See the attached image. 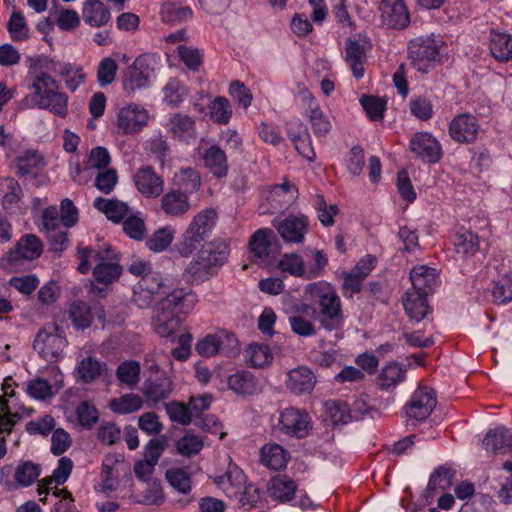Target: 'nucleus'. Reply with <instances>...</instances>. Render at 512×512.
I'll use <instances>...</instances> for the list:
<instances>
[{"mask_svg":"<svg viewBox=\"0 0 512 512\" xmlns=\"http://www.w3.org/2000/svg\"><path fill=\"white\" fill-rule=\"evenodd\" d=\"M138 284L140 288H144L155 298L158 295L165 294V297L158 302L152 324L154 331L159 336H172L181 325L183 316L193 310L197 302V295L184 288H177L170 293H166L165 283L158 273L144 275Z\"/></svg>","mask_w":512,"mask_h":512,"instance_id":"f257e3e1","label":"nucleus"},{"mask_svg":"<svg viewBox=\"0 0 512 512\" xmlns=\"http://www.w3.org/2000/svg\"><path fill=\"white\" fill-rule=\"evenodd\" d=\"M120 256V252L109 244L98 248L78 246L77 257L80 262L77 270L81 274H88L92 268V261L95 262L92 270L93 279L98 284L107 286L118 281L122 275Z\"/></svg>","mask_w":512,"mask_h":512,"instance_id":"f03ea898","label":"nucleus"},{"mask_svg":"<svg viewBox=\"0 0 512 512\" xmlns=\"http://www.w3.org/2000/svg\"><path fill=\"white\" fill-rule=\"evenodd\" d=\"M29 87L34 90L31 100L40 108L52 114L66 118L68 115V96L59 91V83L48 73L30 68L28 72Z\"/></svg>","mask_w":512,"mask_h":512,"instance_id":"7ed1b4c3","label":"nucleus"},{"mask_svg":"<svg viewBox=\"0 0 512 512\" xmlns=\"http://www.w3.org/2000/svg\"><path fill=\"white\" fill-rule=\"evenodd\" d=\"M230 247L223 242L204 245L184 270V278L191 283L201 284L216 275L227 262Z\"/></svg>","mask_w":512,"mask_h":512,"instance_id":"20e7f679","label":"nucleus"},{"mask_svg":"<svg viewBox=\"0 0 512 512\" xmlns=\"http://www.w3.org/2000/svg\"><path fill=\"white\" fill-rule=\"evenodd\" d=\"M156 64L153 55H139L123 73L124 92L127 95H133L136 91L150 88L156 77Z\"/></svg>","mask_w":512,"mask_h":512,"instance_id":"39448f33","label":"nucleus"},{"mask_svg":"<svg viewBox=\"0 0 512 512\" xmlns=\"http://www.w3.org/2000/svg\"><path fill=\"white\" fill-rule=\"evenodd\" d=\"M314 286L315 284L311 285V291L319 298V311L313 309V318L319 320L326 331L342 328L344 317L340 297L331 288H327L326 291L314 292Z\"/></svg>","mask_w":512,"mask_h":512,"instance_id":"423d86ee","label":"nucleus"},{"mask_svg":"<svg viewBox=\"0 0 512 512\" xmlns=\"http://www.w3.org/2000/svg\"><path fill=\"white\" fill-rule=\"evenodd\" d=\"M434 35H421L408 44L409 58L413 66L421 73H428L434 67V63L440 61L441 46Z\"/></svg>","mask_w":512,"mask_h":512,"instance_id":"0eeeda50","label":"nucleus"},{"mask_svg":"<svg viewBox=\"0 0 512 512\" xmlns=\"http://www.w3.org/2000/svg\"><path fill=\"white\" fill-rule=\"evenodd\" d=\"M437 403L436 394L428 387L417 388L403 407L407 426L415 427L426 420Z\"/></svg>","mask_w":512,"mask_h":512,"instance_id":"6e6552de","label":"nucleus"},{"mask_svg":"<svg viewBox=\"0 0 512 512\" xmlns=\"http://www.w3.org/2000/svg\"><path fill=\"white\" fill-rule=\"evenodd\" d=\"M438 495V508L448 511V466L446 464L438 466L430 474L426 489L419 495L416 506L426 507Z\"/></svg>","mask_w":512,"mask_h":512,"instance_id":"1a4fd4ad","label":"nucleus"},{"mask_svg":"<svg viewBox=\"0 0 512 512\" xmlns=\"http://www.w3.org/2000/svg\"><path fill=\"white\" fill-rule=\"evenodd\" d=\"M195 350L200 356L207 358L218 353L231 356L239 352V341L234 333L208 334L198 340Z\"/></svg>","mask_w":512,"mask_h":512,"instance_id":"9d476101","label":"nucleus"},{"mask_svg":"<svg viewBox=\"0 0 512 512\" xmlns=\"http://www.w3.org/2000/svg\"><path fill=\"white\" fill-rule=\"evenodd\" d=\"M278 425L281 433L297 439L307 437L312 429L310 415L305 410L295 407L281 411Z\"/></svg>","mask_w":512,"mask_h":512,"instance_id":"9b49d317","label":"nucleus"},{"mask_svg":"<svg viewBox=\"0 0 512 512\" xmlns=\"http://www.w3.org/2000/svg\"><path fill=\"white\" fill-rule=\"evenodd\" d=\"M43 253V242L32 233L24 234L17 241L15 246L11 248L5 258L10 267H16L22 261H32L38 259Z\"/></svg>","mask_w":512,"mask_h":512,"instance_id":"f8f14e48","label":"nucleus"},{"mask_svg":"<svg viewBox=\"0 0 512 512\" xmlns=\"http://www.w3.org/2000/svg\"><path fill=\"white\" fill-rule=\"evenodd\" d=\"M273 227L285 243L302 244L309 230V219L303 214H289L283 219H275Z\"/></svg>","mask_w":512,"mask_h":512,"instance_id":"ddd939ff","label":"nucleus"},{"mask_svg":"<svg viewBox=\"0 0 512 512\" xmlns=\"http://www.w3.org/2000/svg\"><path fill=\"white\" fill-rule=\"evenodd\" d=\"M66 344L67 340L64 336V331L60 327L54 326L53 331L44 329L37 333L33 342V348L45 360H52L63 352Z\"/></svg>","mask_w":512,"mask_h":512,"instance_id":"4468645a","label":"nucleus"},{"mask_svg":"<svg viewBox=\"0 0 512 512\" xmlns=\"http://www.w3.org/2000/svg\"><path fill=\"white\" fill-rule=\"evenodd\" d=\"M411 152L425 163L435 164L442 156L439 141L428 132H416L409 141Z\"/></svg>","mask_w":512,"mask_h":512,"instance_id":"2eb2a0df","label":"nucleus"},{"mask_svg":"<svg viewBox=\"0 0 512 512\" xmlns=\"http://www.w3.org/2000/svg\"><path fill=\"white\" fill-rule=\"evenodd\" d=\"M379 10L382 23L387 28L402 30L410 23V14L403 0H382Z\"/></svg>","mask_w":512,"mask_h":512,"instance_id":"dca6fc26","label":"nucleus"},{"mask_svg":"<svg viewBox=\"0 0 512 512\" xmlns=\"http://www.w3.org/2000/svg\"><path fill=\"white\" fill-rule=\"evenodd\" d=\"M133 182L140 194L146 198H157L163 193L164 180L150 165H143L133 175Z\"/></svg>","mask_w":512,"mask_h":512,"instance_id":"f3484780","label":"nucleus"},{"mask_svg":"<svg viewBox=\"0 0 512 512\" xmlns=\"http://www.w3.org/2000/svg\"><path fill=\"white\" fill-rule=\"evenodd\" d=\"M173 391L171 378L163 372L149 376L143 383L142 394L150 406L168 399Z\"/></svg>","mask_w":512,"mask_h":512,"instance_id":"a211bd4d","label":"nucleus"},{"mask_svg":"<svg viewBox=\"0 0 512 512\" xmlns=\"http://www.w3.org/2000/svg\"><path fill=\"white\" fill-rule=\"evenodd\" d=\"M148 122V112L137 104H129L120 109L117 117V125L123 134H135L140 132Z\"/></svg>","mask_w":512,"mask_h":512,"instance_id":"6ab92c4d","label":"nucleus"},{"mask_svg":"<svg viewBox=\"0 0 512 512\" xmlns=\"http://www.w3.org/2000/svg\"><path fill=\"white\" fill-rule=\"evenodd\" d=\"M247 476L243 470L233 462H230L223 475L216 476L214 483L230 499L240 495L241 489L245 488Z\"/></svg>","mask_w":512,"mask_h":512,"instance_id":"aec40b11","label":"nucleus"},{"mask_svg":"<svg viewBox=\"0 0 512 512\" xmlns=\"http://www.w3.org/2000/svg\"><path fill=\"white\" fill-rule=\"evenodd\" d=\"M303 101L307 102V116L316 137H323L331 130L329 118L320 109V106L314 96L307 88L299 91Z\"/></svg>","mask_w":512,"mask_h":512,"instance_id":"412c9836","label":"nucleus"},{"mask_svg":"<svg viewBox=\"0 0 512 512\" xmlns=\"http://www.w3.org/2000/svg\"><path fill=\"white\" fill-rule=\"evenodd\" d=\"M274 239V231L267 227L257 229L250 236L248 251L254 262H262L269 258Z\"/></svg>","mask_w":512,"mask_h":512,"instance_id":"4be33fe9","label":"nucleus"},{"mask_svg":"<svg viewBox=\"0 0 512 512\" xmlns=\"http://www.w3.org/2000/svg\"><path fill=\"white\" fill-rule=\"evenodd\" d=\"M410 281L412 283L411 291L428 296L438 287L439 275L434 268L425 265L415 266L410 271Z\"/></svg>","mask_w":512,"mask_h":512,"instance_id":"5701e85b","label":"nucleus"},{"mask_svg":"<svg viewBox=\"0 0 512 512\" xmlns=\"http://www.w3.org/2000/svg\"><path fill=\"white\" fill-rule=\"evenodd\" d=\"M316 384L313 371L307 366H298L287 374L286 385L291 393L296 395L310 394Z\"/></svg>","mask_w":512,"mask_h":512,"instance_id":"b1692460","label":"nucleus"},{"mask_svg":"<svg viewBox=\"0 0 512 512\" xmlns=\"http://www.w3.org/2000/svg\"><path fill=\"white\" fill-rule=\"evenodd\" d=\"M161 210L169 217H182L191 207L189 196L181 189H171L162 195Z\"/></svg>","mask_w":512,"mask_h":512,"instance_id":"393cba45","label":"nucleus"},{"mask_svg":"<svg viewBox=\"0 0 512 512\" xmlns=\"http://www.w3.org/2000/svg\"><path fill=\"white\" fill-rule=\"evenodd\" d=\"M479 132V125L474 116L462 114L450 123V137L458 142H473Z\"/></svg>","mask_w":512,"mask_h":512,"instance_id":"a878e982","label":"nucleus"},{"mask_svg":"<svg viewBox=\"0 0 512 512\" xmlns=\"http://www.w3.org/2000/svg\"><path fill=\"white\" fill-rule=\"evenodd\" d=\"M344 50V59L351 68L353 76L356 79H361L365 73L364 62L367 50L365 44H361L359 40L349 37L345 41Z\"/></svg>","mask_w":512,"mask_h":512,"instance_id":"bb28decb","label":"nucleus"},{"mask_svg":"<svg viewBox=\"0 0 512 512\" xmlns=\"http://www.w3.org/2000/svg\"><path fill=\"white\" fill-rule=\"evenodd\" d=\"M80 23V16L77 11L73 9H62L59 12H55L53 15L50 13L49 17L45 18L44 21L37 23L38 32H47L52 30L54 24L64 31L73 30L78 27Z\"/></svg>","mask_w":512,"mask_h":512,"instance_id":"cd10ccee","label":"nucleus"},{"mask_svg":"<svg viewBox=\"0 0 512 512\" xmlns=\"http://www.w3.org/2000/svg\"><path fill=\"white\" fill-rule=\"evenodd\" d=\"M204 167L216 178H224L228 173V161L225 151L217 144H212L201 154Z\"/></svg>","mask_w":512,"mask_h":512,"instance_id":"c85d7f7f","label":"nucleus"},{"mask_svg":"<svg viewBox=\"0 0 512 512\" xmlns=\"http://www.w3.org/2000/svg\"><path fill=\"white\" fill-rule=\"evenodd\" d=\"M82 19L91 28L103 27L111 20L110 9L100 0H86L82 7Z\"/></svg>","mask_w":512,"mask_h":512,"instance_id":"c756f323","label":"nucleus"},{"mask_svg":"<svg viewBox=\"0 0 512 512\" xmlns=\"http://www.w3.org/2000/svg\"><path fill=\"white\" fill-rule=\"evenodd\" d=\"M51 70L65 80V85L70 92H75L86 81V74L80 65L53 62Z\"/></svg>","mask_w":512,"mask_h":512,"instance_id":"7c9ffc66","label":"nucleus"},{"mask_svg":"<svg viewBox=\"0 0 512 512\" xmlns=\"http://www.w3.org/2000/svg\"><path fill=\"white\" fill-rule=\"evenodd\" d=\"M269 495L281 502H292L293 496L298 491L297 483L286 475H277L270 479L267 484Z\"/></svg>","mask_w":512,"mask_h":512,"instance_id":"2f4dec72","label":"nucleus"},{"mask_svg":"<svg viewBox=\"0 0 512 512\" xmlns=\"http://www.w3.org/2000/svg\"><path fill=\"white\" fill-rule=\"evenodd\" d=\"M227 384L229 389L240 396H251L260 391L257 378L247 370H240L231 374L227 379Z\"/></svg>","mask_w":512,"mask_h":512,"instance_id":"473e14b6","label":"nucleus"},{"mask_svg":"<svg viewBox=\"0 0 512 512\" xmlns=\"http://www.w3.org/2000/svg\"><path fill=\"white\" fill-rule=\"evenodd\" d=\"M289 458V452L277 443H267L260 449V463L270 470L284 469Z\"/></svg>","mask_w":512,"mask_h":512,"instance_id":"72a5a7b5","label":"nucleus"},{"mask_svg":"<svg viewBox=\"0 0 512 512\" xmlns=\"http://www.w3.org/2000/svg\"><path fill=\"white\" fill-rule=\"evenodd\" d=\"M403 308L411 321H422L430 312L427 296L423 293L407 290L403 299Z\"/></svg>","mask_w":512,"mask_h":512,"instance_id":"f704fd0d","label":"nucleus"},{"mask_svg":"<svg viewBox=\"0 0 512 512\" xmlns=\"http://www.w3.org/2000/svg\"><path fill=\"white\" fill-rule=\"evenodd\" d=\"M42 474L40 464L32 460H20L14 469L16 490L32 486Z\"/></svg>","mask_w":512,"mask_h":512,"instance_id":"c9c22d12","label":"nucleus"},{"mask_svg":"<svg viewBox=\"0 0 512 512\" xmlns=\"http://www.w3.org/2000/svg\"><path fill=\"white\" fill-rule=\"evenodd\" d=\"M93 206L114 223L122 222L129 213L128 204L118 199L96 197Z\"/></svg>","mask_w":512,"mask_h":512,"instance_id":"e433bc0d","label":"nucleus"},{"mask_svg":"<svg viewBox=\"0 0 512 512\" xmlns=\"http://www.w3.org/2000/svg\"><path fill=\"white\" fill-rule=\"evenodd\" d=\"M44 166L42 155L34 149H27L16 159V173L20 177L36 176Z\"/></svg>","mask_w":512,"mask_h":512,"instance_id":"4c0bfd02","label":"nucleus"},{"mask_svg":"<svg viewBox=\"0 0 512 512\" xmlns=\"http://www.w3.org/2000/svg\"><path fill=\"white\" fill-rule=\"evenodd\" d=\"M482 443L487 451L498 453L512 446V434L504 426H498L488 430Z\"/></svg>","mask_w":512,"mask_h":512,"instance_id":"58836bf2","label":"nucleus"},{"mask_svg":"<svg viewBox=\"0 0 512 512\" xmlns=\"http://www.w3.org/2000/svg\"><path fill=\"white\" fill-rule=\"evenodd\" d=\"M455 252L462 258L473 256L479 250V238L469 229L461 228L453 236Z\"/></svg>","mask_w":512,"mask_h":512,"instance_id":"ea45409f","label":"nucleus"},{"mask_svg":"<svg viewBox=\"0 0 512 512\" xmlns=\"http://www.w3.org/2000/svg\"><path fill=\"white\" fill-rule=\"evenodd\" d=\"M141 366L136 360H124L116 368L115 376L119 386L135 387L140 381Z\"/></svg>","mask_w":512,"mask_h":512,"instance_id":"a19ab883","label":"nucleus"},{"mask_svg":"<svg viewBox=\"0 0 512 512\" xmlns=\"http://www.w3.org/2000/svg\"><path fill=\"white\" fill-rule=\"evenodd\" d=\"M169 129L175 138L188 141L195 138V121L192 117L181 113L174 114L169 121Z\"/></svg>","mask_w":512,"mask_h":512,"instance_id":"79ce46f5","label":"nucleus"},{"mask_svg":"<svg viewBox=\"0 0 512 512\" xmlns=\"http://www.w3.org/2000/svg\"><path fill=\"white\" fill-rule=\"evenodd\" d=\"M144 405L141 396L135 393H126L120 397L112 398L109 402L110 410L118 415H127L139 411Z\"/></svg>","mask_w":512,"mask_h":512,"instance_id":"37998d69","label":"nucleus"},{"mask_svg":"<svg viewBox=\"0 0 512 512\" xmlns=\"http://www.w3.org/2000/svg\"><path fill=\"white\" fill-rule=\"evenodd\" d=\"M0 190L4 193L2 206L6 211L14 212L20 201L22 189L18 181L12 177L0 178Z\"/></svg>","mask_w":512,"mask_h":512,"instance_id":"c03bdc74","label":"nucleus"},{"mask_svg":"<svg viewBox=\"0 0 512 512\" xmlns=\"http://www.w3.org/2000/svg\"><path fill=\"white\" fill-rule=\"evenodd\" d=\"M69 319L77 330H84L91 326L94 315L90 306L84 301H74L69 307Z\"/></svg>","mask_w":512,"mask_h":512,"instance_id":"a18cd8bd","label":"nucleus"},{"mask_svg":"<svg viewBox=\"0 0 512 512\" xmlns=\"http://www.w3.org/2000/svg\"><path fill=\"white\" fill-rule=\"evenodd\" d=\"M106 368V364L94 356H88L77 364V374L79 379L86 384L95 381Z\"/></svg>","mask_w":512,"mask_h":512,"instance_id":"49530a36","label":"nucleus"},{"mask_svg":"<svg viewBox=\"0 0 512 512\" xmlns=\"http://www.w3.org/2000/svg\"><path fill=\"white\" fill-rule=\"evenodd\" d=\"M193 17V11L189 6H180L173 2H168L162 6L161 18L164 22L176 25L182 24Z\"/></svg>","mask_w":512,"mask_h":512,"instance_id":"de8ad7c7","label":"nucleus"},{"mask_svg":"<svg viewBox=\"0 0 512 512\" xmlns=\"http://www.w3.org/2000/svg\"><path fill=\"white\" fill-rule=\"evenodd\" d=\"M217 214L212 208L200 211L192 219L189 227L193 228V232L206 239L216 224Z\"/></svg>","mask_w":512,"mask_h":512,"instance_id":"09e8293b","label":"nucleus"},{"mask_svg":"<svg viewBox=\"0 0 512 512\" xmlns=\"http://www.w3.org/2000/svg\"><path fill=\"white\" fill-rule=\"evenodd\" d=\"M490 52L498 61H508L512 58L511 34H492Z\"/></svg>","mask_w":512,"mask_h":512,"instance_id":"8fccbe9b","label":"nucleus"},{"mask_svg":"<svg viewBox=\"0 0 512 512\" xmlns=\"http://www.w3.org/2000/svg\"><path fill=\"white\" fill-rule=\"evenodd\" d=\"M405 370L398 363L386 365L377 377V384L382 390L388 391L403 381Z\"/></svg>","mask_w":512,"mask_h":512,"instance_id":"3c124183","label":"nucleus"},{"mask_svg":"<svg viewBox=\"0 0 512 512\" xmlns=\"http://www.w3.org/2000/svg\"><path fill=\"white\" fill-rule=\"evenodd\" d=\"M293 188L290 182L285 181L272 189L267 199L275 211L288 208L290 200L294 197Z\"/></svg>","mask_w":512,"mask_h":512,"instance_id":"603ef678","label":"nucleus"},{"mask_svg":"<svg viewBox=\"0 0 512 512\" xmlns=\"http://www.w3.org/2000/svg\"><path fill=\"white\" fill-rule=\"evenodd\" d=\"M176 184L182 192L188 196L197 192L201 187V178L198 171L194 168H183L175 177Z\"/></svg>","mask_w":512,"mask_h":512,"instance_id":"864d4df0","label":"nucleus"},{"mask_svg":"<svg viewBox=\"0 0 512 512\" xmlns=\"http://www.w3.org/2000/svg\"><path fill=\"white\" fill-rule=\"evenodd\" d=\"M174 239V231L170 227H164L156 230L149 238L145 245L153 252H162L166 250Z\"/></svg>","mask_w":512,"mask_h":512,"instance_id":"5fc2aeb1","label":"nucleus"},{"mask_svg":"<svg viewBox=\"0 0 512 512\" xmlns=\"http://www.w3.org/2000/svg\"><path fill=\"white\" fill-rule=\"evenodd\" d=\"M168 483L179 493L188 494L192 489L191 476L182 468H170L166 471Z\"/></svg>","mask_w":512,"mask_h":512,"instance_id":"6e6d98bb","label":"nucleus"},{"mask_svg":"<svg viewBox=\"0 0 512 512\" xmlns=\"http://www.w3.org/2000/svg\"><path fill=\"white\" fill-rule=\"evenodd\" d=\"M166 412L172 422L189 425L192 422V411L189 403L185 404L180 401L173 400L165 405Z\"/></svg>","mask_w":512,"mask_h":512,"instance_id":"4d7b16f0","label":"nucleus"},{"mask_svg":"<svg viewBox=\"0 0 512 512\" xmlns=\"http://www.w3.org/2000/svg\"><path fill=\"white\" fill-rule=\"evenodd\" d=\"M210 117L217 124L226 125L232 116V108L226 97H216L210 105Z\"/></svg>","mask_w":512,"mask_h":512,"instance_id":"13d9d810","label":"nucleus"},{"mask_svg":"<svg viewBox=\"0 0 512 512\" xmlns=\"http://www.w3.org/2000/svg\"><path fill=\"white\" fill-rule=\"evenodd\" d=\"M317 217L324 227H331L334 225V217L339 213V208L336 204L328 205L322 195H317L313 204Z\"/></svg>","mask_w":512,"mask_h":512,"instance_id":"bf43d9fd","label":"nucleus"},{"mask_svg":"<svg viewBox=\"0 0 512 512\" xmlns=\"http://www.w3.org/2000/svg\"><path fill=\"white\" fill-rule=\"evenodd\" d=\"M137 497V502L143 505L159 506L165 502V495L158 481L150 483L145 490L137 494Z\"/></svg>","mask_w":512,"mask_h":512,"instance_id":"052dcab7","label":"nucleus"},{"mask_svg":"<svg viewBox=\"0 0 512 512\" xmlns=\"http://www.w3.org/2000/svg\"><path fill=\"white\" fill-rule=\"evenodd\" d=\"M360 104L371 121H379L383 119L386 107L385 102H383L379 97L362 95L360 98Z\"/></svg>","mask_w":512,"mask_h":512,"instance_id":"680f3d73","label":"nucleus"},{"mask_svg":"<svg viewBox=\"0 0 512 512\" xmlns=\"http://www.w3.org/2000/svg\"><path fill=\"white\" fill-rule=\"evenodd\" d=\"M164 101L170 106H178L186 96L185 86L177 78H171L163 87Z\"/></svg>","mask_w":512,"mask_h":512,"instance_id":"e2e57ef3","label":"nucleus"},{"mask_svg":"<svg viewBox=\"0 0 512 512\" xmlns=\"http://www.w3.org/2000/svg\"><path fill=\"white\" fill-rule=\"evenodd\" d=\"M166 439L164 436L161 438H151L144 447V465L155 467L158 463L162 453L165 450Z\"/></svg>","mask_w":512,"mask_h":512,"instance_id":"0e129e2a","label":"nucleus"},{"mask_svg":"<svg viewBox=\"0 0 512 512\" xmlns=\"http://www.w3.org/2000/svg\"><path fill=\"white\" fill-rule=\"evenodd\" d=\"M76 416L79 425L84 429H91L99 420L98 410L88 401H83L77 406Z\"/></svg>","mask_w":512,"mask_h":512,"instance_id":"69168bd1","label":"nucleus"},{"mask_svg":"<svg viewBox=\"0 0 512 512\" xmlns=\"http://www.w3.org/2000/svg\"><path fill=\"white\" fill-rule=\"evenodd\" d=\"M493 301L497 304H505L512 300V277L505 275L494 281L492 287Z\"/></svg>","mask_w":512,"mask_h":512,"instance_id":"338daca9","label":"nucleus"},{"mask_svg":"<svg viewBox=\"0 0 512 512\" xmlns=\"http://www.w3.org/2000/svg\"><path fill=\"white\" fill-rule=\"evenodd\" d=\"M123 231L124 233L131 239L136 241H141L145 238L146 235V225L144 220L137 216L131 215L127 216L122 221Z\"/></svg>","mask_w":512,"mask_h":512,"instance_id":"774afa93","label":"nucleus"}]
</instances>
